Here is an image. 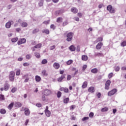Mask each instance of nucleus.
<instances>
[{"label":"nucleus","mask_w":126,"mask_h":126,"mask_svg":"<svg viewBox=\"0 0 126 126\" xmlns=\"http://www.w3.org/2000/svg\"><path fill=\"white\" fill-rule=\"evenodd\" d=\"M95 57H103L104 54L103 53H98L94 55Z\"/></svg>","instance_id":"nucleus-36"},{"label":"nucleus","mask_w":126,"mask_h":126,"mask_svg":"<svg viewBox=\"0 0 126 126\" xmlns=\"http://www.w3.org/2000/svg\"><path fill=\"white\" fill-rule=\"evenodd\" d=\"M42 47V44L41 43H38L36 45L34 46V48H36V49H40Z\"/></svg>","instance_id":"nucleus-37"},{"label":"nucleus","mask_w":126,"mask_h":126,"mask_svg":"<svg viewBox=\"0 0 126 126\" xmlns=\"http://www.w3.org/2000/svg\"><path fill=\"white\" fill-rule=\"evenodd\" d=\"M0 101H4L5 100L3 94H0Z\"/></svg>","instance_id":"nucleus-38"},{"label":"nucleus","mask_w":126,"mask_h":126,"mask_svg":"<svg viewBox=\"0 0 126 126\" xmlns=\"http://www.w3.org/2000/svg\"><path fill=\"white\" fill-rule=\"evenodd\" d=\"M72 63H73V61L71 60H69L68 61H67L66 64H67V65H70V64H71Z\"/></svg>","instance_id":"nucleus-40"},{"label":"nucleus","mask_w":126,"mask_h":126,"mask_svg":"<svg viewBox=\"0 0 126 126\" xmlns=\"http://www.w3.org/2000/svg\"><path fill=\"white\" fill-rule=\"evenodd\" d=\"M113 75H114V73H109L108 74V78H109V79H111V78L113 77Z\"/></svg>","instance_id":"nucleus-50"},{"label":"nucleus","mask_w":126,"mask_h":126,"mask_svg":"<svg viewBox=\"0 0 126 126\" xmlns=\"http://www.w3.org/2000/svg\"><path fill=\"white\" fill-rule=\"evenodd\" d=\"M118 92V90L117 89H113L111 91L108 92V96H113L115 95Z\"/></svg>","instance_id":"nucleus-3"},{"label":"nucleus","mask_w":126,"mask_h":126,"mask_svg":"<svg viewBox=\"0 0 126 126\" xmlns=\"http://www.w3.org/2000/svg\"><path fill=\"white\" fill-rule=\"evenodd\" d=\"M5 27L6 28H10L11 27V22H8L7 23H6L5 24Z\"/></svg>","instance_id":"nucleus-21"},{"label":"nucleus","mask_w":126,"mask_h":126,"mask_svg":"<svg viewBox=\"0 0 126 126\" xmlns=\"http://www.w3.org/2000/svg\"><path fill=\"white\" fill-rule=\"evenodd\" d=\"M24 111H25V116H29L30 115V110L28 108H25Z\"/></svg>","instance_id":"nucleus-9"},{"label":"nucleus","mask_w":126,"mask_h":126,"mask_svg":"<svg viewBox=\"0 0 126 126\" xmlns=\"http://www.w3.org/2000/svg\"><path fill=\"white\" fill-rule=\"evenodd\" d=\"M91 71L92 73H98V69H97V68H94L92 69Z\"/></svg>","instance_id":"nucleus-22"},{"label":"nucleus","mask_w":126,"mask_h":126,"mask_svg":"<svg viewBox=\"0 0 126 126\" xmlns=\"http://www.w3.org/2000/svg\"><path fill=\"white\" fill-rule=\"evenodd\" d=\"M89 120V117H84L82 119V121L83 122H85V121H87Z\"/></svg>","instance_id":"nucleus-48"},{"label":"nucleus","mask_w":126,"mask_h":126,"mask_svg":"<svg viewBox=\"0 0 126 126\" xmlns=\"http://www.w3.org/2000/svg\"><path fill=\"white\" fill-rule=\"evenodd\" d=\"M62 13H63V10H57L55 12V15L58 16L60 14H62Z\"/></svg>","instance_id":"nucleus-15"},{"label":"nucleus","mask_w":126,"mask_h":126,"mask_svg":"<svg viewBox=\"0 0 126 126\" xmlns=\"http://www.w3.org/2000/svg\"><path fill=\"white\" fill-rule=\"evenodd\" d=\"M88 91L91 93H94V92H95V88H94V87H90L88 89Z\"/></svg>","instance_id":"nucleus-11"},{"label":"nucleus","mask_w":126,"mask_h":126,"mask_svg":"<svg viewBox=\"0 0 126 126\" xmlns=\"http://www.w3.org/2000/svg\"><path fill=\"white\" fill-rule=\"evenodd\" d=\"M120 69H121V68L119 66H115V71L116 72L120 71Z\"/></svg>","instance_id":"nucleus-41"},{"label":"nucleus","mask_w":126,"mask_h":126,"mask_svg":"<svg viewBox=\"0 0 126 126\" xmlns=\"http://www.w3.org/2000/svg\"><path fill=\"white\" fill-rule=\"evenodd\" d=\"M14 106L16 108H20V107L22 106V104L20 102H15Z\"/></svg>","instance_id":"nucleus-16"},{"label":"nucleus","mask_w":126,"mask_h":126,"mask_svg":"<svg viewBox=\"0 0 126 126\" xmlns=\"http://www.w3.org/2000/svg\"><path fill=\"white\" fill-rule=\"evenodd\" d=\"M68 24V23L67 22V21H65L63 23V26H66V25H67Z\"/></svg>","instance_id":"nucleus-55"},{"label":"nucleus","mask_w":126,"mask_h":126,"mask_svg":"<svg viewBox=\"0 0 126 126\" xmlns=\"http://www.w3.org/2000/svg\"><path fill=\"white\" fill-rule=\"evenodd\" d=\"M88 84V83H87V81H85L83 83V85L82 86V88L84 89V88H86L87 87V85Z\"/></svg>","instance_id":"nucleus-24"},{"label":"nucleus","mask_w":126,"mask_h":126,"mask_svg":"<svg viewBox=\"0 0 126 126\" xmlns=\"http://www.w3.org/2000/svg\"><path fill=\"white\" fill-rule=\"evenodd\" d=\"M55 48H56L55 45L52 46L50 47V50L52 51V50H54V49H55Z\"/></svg>","instance_id":"nucleus-61"},{"label":"nucleus","mask_w":126,"mask_h":126,"mask_svg":"<svg viewBox=\"0 0 126 126\" xmlns=\"http://www.w3.org/2000/svg\"><path fill=\"white\" fill-rule=\"evenodd\" d=\"M40 31V30L39 29H35L32 31V34H36V33H38Z\"/></svg>","instance_id":"nucleus-35"},{"label":"nucleus","mask_w":126,"mask_h":126,"mask_svg":"<svg viewBox=\"0 0 126 126\" xmlns=\"http://www.w3.org/2000/svg\"><path fill=\"white\" fill-rule=\"evenodd\" d=\"M16 75L17 76L20 75V69H18V70H17L16 72Z\"/></svg>","instance_id":"nucleus-51"},{"label":"nucleus","mask_w":126,"mask_h":126,"mask_svg":"<svg viewBox=\"0 0 126 126\" xmlns=\"http://www.w3.org/2000/svg\"><path fill=\"white\" fill-rule=\"evenodd\" d=\"M15 77V72H14V71H10L9 74V80H10V81H11L12 82L14 81Z\"/></svg>","instance_id":"nucleus-1"},{"label":"nucleus","mask_w":126,"mask_h":126,"mask_svg":"<svg viewBox=\"0 0 126 126\" xmlns=\"http://www.w3.org/2000/svg\"><path fill=\"white\" fill-rule=\"evenodd\" d=\"M11 41L12 43H16V42L18 41V38L17 37L13 38L11 39Z\"/></svg>","instance_id":"nucleus-30"},{"label":"nucleus","mask_w":126,"mask_h":126,"mask_svg":"<svg viewBox=\"0 0 126 126\" xmlns=\"http://www.w3.org/2000/svg\"><path fill=\"white\" fill-rule=\"evenodd\" d=\"M50 21H51L50 20L48 21H45L43 22V24H45V25H48V24H49Z\"/></svg>","instance_id":"nucleus-46"},{"label":"nucleus","mask_w":126,"mask_h":126,"mask_svg":"<svg viewBox=\"0 0 126 126\" xmlns=\"http://www.w3.org/2000/svg\"><path fill=\"white\" fill-rule=\"evenodd\" d=\"M50 28L51 29H53V30H55V29H56V26L54 24H52L50 26Z\"/></svg>","instance_id":"nucleus-49"},{"label":"nucleus","mask_w":126,"mask_h":126,"mask_svg":"<svg viewBox=\"0 0 126 126\" xmlns=\"http://www.w3.org/2000/svg\"><path fill=\"white\" fill-rule=\"evenodd\" d=\"M9 89V85L8 84H6L4 87V90L5 91H7Z\"/></svg>","instance_id":"nucleus-32"},{"label":"nucleus","mask_w":126,"mask_h":126,"mask_svg":"<svg viewBox=\"0 0 126 126\" xmlns=\"http://www.w3.org/2000/svg\"><path fill=\"white\" fill-rule=\"evenodd\" d=\"M107 10H108L110 13H115V8H113L111 5H108L107 6Z\"/></svg>","instance_id":"nucleus-2"},{"label":"nucleus","mask_w":126,"mask_h":126,"mask_svg":"<svg viewBox=\"0 0 126 126\" xmlns=\"http://www.w3.org/2000/svg\"><path fill=\"white\" fill-rule=\"evenodd\" d=\"M21 26H22V27H27V26H28V24L27 23L23 22L21 24Z\"/></svg>","instance_id":"nucleus-27"},{"label":"nucleus","mask_w":126,"mask_h":126,"mask_svg":"<svg viewBox=\"0 0 126 126\" xmlns=\"http://www.w3.org/2000/svg\"><path fill=\"white\" fill-rule=\"evenodd\" d=\"M101 93H98L97 94V97H98V98H101Z\"/></svg>","instance_id":"nucleus-60"},{"label":"nucleus","mask_w":126,"mask_h":126,"mask_svg":"<svg viewBox=\"0 0 126 126\" xmlns=\"http://www.w3.org/2000/svg\"><path fill=\"white\" fill-rule=\"evenodd\" d=\"M107 111H109V108L108 107H104L101 109V112L102 113H104V112H107Z\"/></svg>","instance_id":"nucleus-28"},{"label":"nucleus","mask_w":126,"mask_h":126,"mask_svg":"<svg viewBox=\"0 0 126 126\" xmlns=\"http://www.w3.org/2000/svg\"><path fill=\"white\" fill-rule=\"evenodd\" d=\"M45 113L46 117H51V111H50L49 110L47 111H45Z\"/></svg>","instance_id":"nucleus-31"},{"label":"nucleus","mask_w":126,"mask_h":126,"mask_svg":"<svg viewBox=\"0 0 126 126\" xmlns=\"http://www.w3.org/2000/svg\"><path fill=\"white\" fill-rule=\"evenodd\" d=\"M110 85H111V80H108L105 83V86L104 88L105 90H109V89H110Z\"/></svg>","instance_id":"nucleus-5"},{"label":"nucleus","mask_w":126,"mask_h":126,"mask_svg":"<svg viewBox=\"0 0 126 126\" xmlns=\"http://www.w3.org/2000/svg\"><path fill=\"white\" fill-rule=\"evenodd\" d=\"M14 106V102H11L7 107L8 110H11L13 106Z\"/></svg>","instance_id":"nucleus-18"},{"label":"nucleus","mask_w":126,"mask_h":126,"mask_svg":"<svg viewBox=\"0 0 126 126\" xmlns=\"http://www.w3.org/2000/svg\"><path fill=\"white\" fill-rule=\"evenodd\" d=\"M34 56L37 58V59H40L41 58V56L40 55V53L38 52L34 53Z\"/></svg>","instance_id":"nucleus-33"},{"label":"nucleus","mask_w":126,"mask_h":126,"mask_svg":"<svg viewBox=\"0 0 126 126\" xmlns=\"http://www.w3.org/2000/svg\"><path fill=\"white\" fill-rule=\"evenodd\" d=\"M102 41H103V38H102V37H98L97 38V42H102Z\"/></svg>","instance_id":"nucleus-53"},{"label":"nucleus","mask_w":126,"mask_h":126,"mask_svg":"<svg viewBox=\"0 0 126 126\" xmlns=\"http://www.w3.org/2000/svg\"><path fill=\"white\" fill-rule=\"evenodd\" d=\"M82 61H87L88 60V56L86 55H83L82 56Z\"/></svg>","instance_id":"nucleus-25"},{"label":"nucleus","mask_w":126,"mask_h":126,"mask_svg":"<svg viewBox=\"0 0 126 126\" xmlns=\"http://www.w3.org/2000/svg\"><path fill=\"white\" fill-rule=\"evenodd\" d=\"M17 90V88L15 87H13L11 90L12 93H15V92H16Z\"/></svg>","instance_id":"nucleus-45"},{"label":"nucleus","mask_w":126,"mask_h":126,"mask_svg":"<svg viewBox=\"0 0 126 126\" xmlns=\"http://www.w3.org/2000/svg\"><path fill=\"white\" fill-rule=\"evenodd\" d=\"M77 15L80 18L82 17V14L81 13H78Z\"/></svg>","instance_id":"nucleus-64"},{"label":"nucleus","mask_w":126,"mask_h":126,"mask_svg":"<svg viewBox=\"0 0 126 126\" xmlns=\"http://www.w3.org/2000/svg\"><path fill=\"white\" fill-rule=\"evenodd\" d=\"M0 113L2 115H4V114L6 113V110H5L4 109H1L0 110Z\"/></svg>","instance_id":"nucleus-34"},{"label":"nucleus","mask_w":126,"mask_h":126,"mask_svg":"<svg viewBox=\"0 0 126 126\" xmlns=\"http://www.w3.org/2000/svg\"><path fill=\"white\" fill-rule=\"evenodd\" d=\"M71 79V75H68L67 77V80L69 81V80H70Z\"/></svg>","instance_id":"nucleus-54"},{"label":"nucleus","mask_w":126,"mask_h":126,"mask_svg":"<svg viewBox=\"0 0 126 126\" xmlns=\"http://www.w3.org/2000/svg\"><path fill=\"white\" fill-rule=\"evenodd\" d=\"M36 107H38V108H41L42 107V104L41 103H37L36 104Z\"/></svg>","instance_id":"nucleus-57"},{"label":"nucleus","mask_w":126,"mask_h":126,"mask_svg":"<svg viewBox=\"0 0 126 126\" xmlns=\"http://www.w3.org/2000/svg\"><path fill=\"white\" fill-rule=\"evenodd\" d=\"M42 32V33H44L45 34H50V31L48 29L43 30Z\"/></svg>","instance_id":"nucleus-23"},{"label":"nucleus","mask_w":126,"mask_h":126,"mask_svg":"<svg viewBox=\"0 0 126 126\" xmlns=\"http://www.w3.org/2000/svg\"><path fill=\"white\" fill-rule=\"evenodd\" d=\"M121 70L123 71L126 70V66H122L121 67Z\"/></svg>","instance_id":"nucleus-62"},{"label":"nucleus","mask_w":126,"mask_h":126,"mask_svg":"<svg viewBox=\"0 0 126 126\" xmlns=\"http://www.w3.org/2000/svg\"><path fill=\"white\" fill-rule=\"evenodd\" d=\"M65 78V74H64L62 75H61V77H59L58 79L57 80L59 82H62L63 79Z\"/></svg>","instance_id":"nucleus-7"},{"label":"nucleus","mask_w":126,"mask_h":126,"mask_svg":"<svg viewBox=\"0 0 126 126\" xmlns=\"http://www.w3.org/2000/svg\"><path fill=\"white\" fill-rule=\"evenodd\" d=\"M60 63H55L53 64V67H54V68H55V69H59V68H60Z\"/></svg>","instance_id":"nucleus-12"},{"label":"nucleus","mask_w":126,"mask_h":126,"mask_svg":"<svg viewBox=\"0 0 126 126\" xmlns=\"http://www.w3.org/2000/svg\"><path fill=\"white\" fill-rule=\"evenodd\" d=\"M56 22H57V23H61L63 22V18L61 17L58 18L57 19Z\"/></svg>","instance_id":"nucleus-26"},{"label":"nucleus","mask_w":126,"mask_h":126,"mask_svg":"<svg viewBox=\"0 0 126 126\" xmlns=\"http://www.w3.org/2000/svg\"><path fill=\"white\" fill-rule=\"evenodd\" d=\"M42 74H43V75L44 76H47V75H48V73H47V72L45 70L42 71Z\"/></svg>","instance_id":"nucleus-44"},{"label":"nucleus","mask_w":126,"mask_h":126,"mask_svg":"<svg viewBox=\"0 0 126 126\" xmlns=\"http://www.w3.org/2000/svg\"><path fill=\"white\" fill-rule=\"evenodd\" d=\"M25 43H26V39L25 38L20 39L17 42L18 45H22V44H25Z\"/></svg>","instance_id":"nucleus-6"},{"label":"nucleus","mask_w":126,"mask_h":126,"mask_svg":"<svg viewBox=\"0 0 126 126\" xmlns=\"http://www.w3.org/2000/svg\"><path fill=\"white\" fill-rule=\"evenodd\" d=\"M23 78L25 79L24 82H28V81H29V77L28 75H25L23 76Z\"/></svg>","instance_id":"nucleus-14"},{"label":"nucleus","mask_w":126,"mask_h":126,"mask_svg":"<svg viewBox=\"0 0 126 126\" xmlns=\"http://www.w3.org/2000/svg\"><path fill=\"white\" fill-rule=\"evenodd\" d=\"M63 102L64 104H67V103H68V102H69V98L67 97V98L64 99L63 100Z\"/></svg>","instance_id":"nucleus-29"},{"label":"nucleus","mask_w":126,"mask_h":126,"mask_svg":"<svg viewBox=\"0 0 126 126\" xmlns=\"http://www.w3.org/2000/svg\"><path fill=\"white\" fill-rule=\"evenodd\" d=\"M35 81H36V82H40V81H41V77H40L39 76L36 75L35 77Z\"/></svg>","instance_id":"nucleus-19"},{"label":"nucleus","mask_w":126,"mask_h":126,"mask_svg":"<svg viewBox=\"0 0 126 126\" xmlns=\"http://www.w3.org/2000/svg\"><path fill=\"white\" fill-rule=\"evenodd\" d=\"M103 46V43L99 42L97 44V45L96 46V49L97 50H100L101 48H102V46Z\"/></svg>","instance_id":"nucleus-13"},{"label":"nucleus","mask_w":126,"mask_h":126,"mask_svg":"<svg viewBox=\"0 0 126 126\" xmlns=\"http://www.w3.org/2000/svg\"><path fill=\"white\" fill-rule=\"evenodd\" d=\"M69 49L70 51H71V52H74V51H75V50H76L75 47H74V46H73V45H71L69 47Z\"/></svg>","instance_id":"nucleus-20"},{"label":"nucleus","mask_w":126,"mask_h":126,"mask_svg":"<svg viewBox=\"0 0 126 126\" xmlns=\"http://www.w3.org/2000/svg\"><path fill=\"white\" fill-rule=\"evenodd\" d=\"M16 32H20V31H21V29L18 28L16 29Z\"/></svg>","instance_id":"nucleus-63"},{"label":"nucleus","mask_w":126,"mask_h":126,"mask_svg":"<svg viewBox=\"0 0 126 126\" xmlns=\"http://www.w3.org/2000/svg\"><path fill=\"white\" fill-rule=\"evenodd\" d=\"M87 68V65H84L82 67L83 70H85Z\"/></svg>","instance_id":"nucleus-56"},{"label":"nucleus","mask_w":126,"mask_h":126,"mask_svg":"<svg viewBox=\"0 0 126 126\" xmlns=\"http://www.w3.org/2000/svg\"><path fill=\"white\" fill-rule=\"evenodd\" d=\"M57 97L58 98H61L62 97V92L59 91L57 93Z\"/></svg>","instance_id":"nucleus-43"},{"label":"nucleus","mask_w":126,"mask_h":126,"mask_svg":"<svg viewBox=\"0 0 126 126\" xmlns=\"http://www.w3.org/2000/svg\"><path fill=\"white\" fill-rule=\"evenodd\" d=\"M60 91H63L65 93H68L69 91L67 88L62 87L60 88Z\"/></svg>","instance_id":"nucleus-10"},{"label":"nucleus","mask_w":126,"mask_h":126,"mask_svg":"<svg viewBox=\"0 0 126 126\" xmlns=\"http://www.w3.org/2000/svg\"><path fill=\"white\" fill-rule=\"evenodd\" d=\"M30 64L28 63H23V65L24 66H28V65H29Z\"/></svg>","instance_id":"nucleus-59"},{"label":"nucleus","mask_w":126,"mask_h":126,"mask_svg":"<svg viewBox=\"0 0 126 126\" xmlns=\"http://www.w3.org/2000/svg\"><path fill=\"white\" fill-rule=\"evenodd\" d=\"M29 123V119H27L25 123V126H27Z\"/></svg>","instance_id":"nucleus-58"},{"label":"nucleus","mask_w":126,"mask_h":126,"mask_svg":"<svg viewBox=\"0 0 126 126\" xmlns=\"http://www.w3.org/2000/svg\"><path fill=\"white\" fill-rule=\"evenodd\" d=\"M89 117L90 118H93V117H94V113L93 112H91L89 114Z\"/></svg>","instance_id":"nucleus-52"},{"label":"nucleus","mask_w":126,"mask_h":126,"mask_svg":"<svg viewBox=\"0 0 126 126\" xmlns=\"http://www.w3.org/2000/svg\"><path fill=\"white\" fill-rule=\"evenodd\" d=\"M66 36H67L66 41H67L68 42H70V41L72 40V37L73 36V33L69 32Z\"/></svg>","instance_id":"nucleus-4"},{"label":"nucleus","mask_w":126,"mask_h":126,"mask_svg":"<svg viewBox=\"0 0 126 126\" xmlns=\"http://www.w3.org/2000/svg\"><path fill=\"white\" fill-rule=\"evenodd\" d=\"M71 11L74 13H77V12H78V9L76 7H72L71 9Z\"/></svg>","instance_id":"nucleus-17"},{"label":"nucleus","mask_w":126,"mask_h":126,"mask_svg":"<svg viewBox=\"0 0 126 126\" xmlns=\"http://www.w3.org/2000/svg\"><path fill=\"white\" fill-rule=\"evenodd\" d=\"M26 58L27 60H30V59L32 58V56L31 55V54H28L26 55Z\"/></svg>","instance_id":"nucleus-42"},{"label":"nucleus","mask_w":126,"mask_h":126,"mask_svg":"<svg viewBox=\"0 0 126 126\" xmlns=\"http://www.w3.org/2000/svg\"><path fill=\"white\" fill-rule=\"evenodd\" d=\"M42 64H46V63H48V60L47 59H43L41 62Z\"/></svg>","instance_id":"nucleus-39"},{"label":"nucleus","mask_w":126,"mask_h":126,"mask_svg":"<svg viewBox=\"0 0 126 126\" xmlns=\"http://www.w3.org/2000/svg\"><path fill=\"white\" fill-rule=\"evenodd\" d=\"M43 4H44V1L43 0H40L38 3V5H39V6H43Z\"/></svg>","instance_id":"nucleus-47"},{"label":"nucleus","mask_w":126,"mask_h":126,"mask_svg":"<svg viewBox=\"0 0 126 126\" xmlns=\"http://www.w3.org/2000/svg\"><path fill=\"white\" fill-rule=\"evenodd\" d=\"M52 92H51L50 90H45L43 92V94L45 95V96H49V95H51Z\"/></svg>","instance_id":"nucleus-8"}]
</instances>
